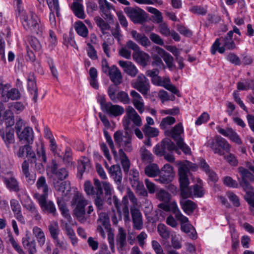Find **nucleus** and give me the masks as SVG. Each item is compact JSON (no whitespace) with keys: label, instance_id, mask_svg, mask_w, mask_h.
Here are the masks:
<instances>
[{"label":"nucleus","instance_id":"1","mask_svg":"<svg viewBox=\"0 0 254 254\" xmlns=\"http://www.w3.org/2000/svg\"><path fill=\"white\" fill-rule=\"evenodd\" d=\"M71 202V205L74 206L73 210L74 217L80 223H85L94 210L93 206L89 205L86 212L85 207L88 205L89 201L82 193L78 192L74 194Z\"/></svg>","mask_w":254,"mask_h":254},{"label":"nucleus","instance_id":"2","mask_svg":"<svg viewBox=\"0 0 254 254\" xmlns=\"http://www.w3.org/2000/svg\"><path fill=\"white\" fill-rule=\"evenodd\" d=\"M20 20L25 30L33 34L41 35L44 30V26L40 18L33 11H22Z\"/></svg>","mask_w":254,"mask_h":254},{"label":"nucleus","instance_id":"3","mask_svg":"<svg viewBox=\"0 0 254 254\" xmlns=\"http://www.w3.org/2000/svg\"><path fill=\"white\" fill-rule=\"evenodd\" d=\"M16 133L19 141L32 144L34 140V132L32 128L24 127L23 121L19 119L15 126Z\"/></svg>","mask_w":254,"mask_h":254},{"label":"nucleus","instance_id":"4","mask_svg":"<svg viewBox=\"0 0 254 254\" xmlns=\"http://www.w3.org/2000/svg\"><path fill=\"white\" fill-rule=\"evenodd\" d=\"M114 139L116 145L123 149V151L131 152L133 150L132 144L131 135L127 132L124 133L121 130H118L114 134Z\"/></svg>","mask_w":254,"mask_h":254},{"label":"nucleus","instance_id":"5","mask_svg":"<svg viewBox=\"0 0 254 254\" xmlns=\"http://www.w3.org/2000/svg\"><path fill=\"white\" fill-rule=\"evenodd\" d=\"M18 197L23 207L32 214L35 220H40L41 216L26 191L25 190H21L18 194Z\"/></svg>","mask_w":254,"mask_h":254},{"label":"nucleus","instance_id":"6","mask_svg":"<svg viewBox=\"0 0 254 254\" xmlns=\"http://www.w3.org/2000/svg\"><path fill=\"white\" fill-rule=\"evenodd\" d=\"M195 170V166L189 161L181 163L179 167V176L180 187L189 186L190 181L188 178L190 170Z\"/></svg>","mask_w":254,"mask_h":254},{"label":"nucleus","instance_id":"7","mask_svg":"<svg viewBox=\"0 0 254 254\" xmlns=\"http://www.w3.org/2000/svg\"><path fill=\"white\" fill-rule=\"evenodd\" d=\"M131 86L143 95H146L150 92V83L148 79L143 74H139L131 82Z\"/></svg>","mask_w":254,"mask_h":254},{"label":"nucleus","instance_id":"8","mask_svg":"<svg viewBox=\"0 0 254 254\" xmlns=\"http://www.w3.org/2000/svg\"><path fill=\"white\" fill-rule=\"evenodd\" d=\"M84 190L86 194L93 197L103 195V192L101 182L97 179H94V186L89 181H86L84 184Z\"/></svg>","mask_w":254,"mask_h":254},{"label":"nucleus","instance_id":"9","mask_svg":"<svg viewBox=\"0 0 254 254\" xmlns=\"http://www.w3.org/2000/svg\"><path fill=\"white\" fill-rule=\"evenodd\" d=\"M31 144L26 143L23 145L19 146L18 149H15L14 148V154L18 158H24L25 156L31 159V162L36 163V155L33 150L31 146Z\"/></svg>","mask_w":254,"mask_h":254},{"label":"nucleus","instance_id":"10","mask_svg":"<svg viewBox=\"0 0 254 254\" xmlns=\"http://www.w3.org/2000/svg\"><path fill=\"white\" fill-rule=\"evenodd\" d=\"M53 186L56 191V193L60 199H63L64 197L67 196L70 191V183L68 181H60L54 179Z\"/></svg>","mask_w":254,"mask_h":254},{"label":"nucleus","instance_id":"11","mask_svg":"<svg viewBox=\"0 0 254 254\" xmlns=\"http://www.w3.org/2000/svg\"><path fill=\"white\" fill-rule=\"evenodd\" d=\"M152 83L154 85L163 87L173 94H176L178 96H180L179 90L171 83L170 79L168 77H162L158 76L157 77H156V79H153V81Z\"/></svg>","mask_w":254,"mask_h":254},{"label":"nucleus","instance_id":"12","mask_svg":"<svg viewBox=\"0 0 254 254\" xmlns=\"http://www.w3.org/2000/svg\"><path fill=\"white\" fill-rule=\"evenodd\" d=\"M36 187L37 191L34 194V197L37 199L39 197H48L49 186L45 177L41 176L37 180Z\"/></svg>","mask_w":254,"mask_h":254},{"label":"nucleus","instance_id":"13","mask_svg":"<svg viewBox=\"0 0 254 254\" xmlns=\"http://www.w3.org/2000/svg\"><path fill=\"white\" fill-rule=\"evenodd\" d=\"M125 12L134 23L141 22L144 19V11L138 7H127Z\"/></svg>","mask_w":254,"mask_h":254},{"label":"nucleus","instance_id":"14","mask_svg":"<svg viewBox=\"0 0 254 254\" xmlns=\"http://www.w3.org/2000/svg\"><path fill=\"white\" fill-rule=\"evenodd\" d=\"M98 3L101 15L106 20H113V17L110 10L115 9L112 4L107 0H98Z\"/></svg>","mask_w":254,"mask_h":254},{"label":"nucleus","instance_id":"15","mask_svg":"<svg viewBox=\"0 0 254 254\" xmlns=\"http://www.w3.org/2000/svg\"><path fill=\"white\" fill-rule=\"evenodd\" d=\"M48 197H39L37 199L42 210L55 215L56 213V208L54 202L51 200L47 201Z\"/></svg>","mask_w":254,"mask_h":254},{"label":"nucleus","instance_id":"16","mask_svg":"<svg viewBox=\"0 0 254 254\" xmlns=\"http://www.w3.org/2000/svg\"><path fill=\"white\" fill-rule=\"evenodd\" d=\"M130 213L133 229L137 230L142 229L143 226V223L140 211L135 207H132L130 208Z\"/></svg>","mask_w":254,"mask_h":254},{"label":"nucleus","instance_id":"17","mask_svg":"<svg viewBox=\"0 0 254 254\" xmlns=\"http://www.w3.org/2000/svg\"><path fill=\"white\" fill-rule=\"evenodd\" d=\"M131 97V102L139 113L142 114L145 110L144 102L141 95L135 90L130 92Z\"/></svg>","mask_w":254,"mask_h":254},{"label":"nucleus","instance_id":"18","mask_svg":"<svg viewBox=\"0 0 254 254\" xmlns=\"http://www.w3.org/2000/svg\"><path fill=\"white\" fill-rule=\"evenodd\" d=\"M152 50L163 58L168 68L171 69L175 68V66L173 64V58L170 54L158 46H154L152 48Z\"/></svg>","mask_w":254,"mask_h":254},{"label":"nucleus","instance_id":"19","mask_svg":"<svg viewBox=\"0 0 254 254\" xmlns=\"http://www.w3.org/2000/svg\"><path fill=\"white\" fill-rule=\"evenodd\" d=\"M22 243L24 249L28 250L29 254H35L36 253L35 241L31 237L29 232H26L25 236L22 238Z\"/></svg>","mask_w":254,"mask_h":254},{"label":"nucleus","instance_id":"20","mask_svg":"<svg viewBox=\"0 0 254 254\" xmlns=\"http://www.w3.org/2000/svg\"><path fill=\"white\" fill-rule=\"evenodd\" d=\"M103 112L107 113L110 116L116 117L123 114L125 110L121 106L113 105L112 103L108 102V104L106 106Z\"/></svg>","mask_w":254,"mask_h":254},{"label":"nucleus","instance_id":"21","mask_svg":"<svg viewBox=\"0 0 254 254\" xmlns=\"http://www.w3.org/2000/svg\"><path fill=\"white\" fill-rule=\"evenodd\" d=\"M10 203L11 210L15 218L21 224H25V220L21 212V207L18 201L12 199L10 200Z\"/></svg>","mask_w":254,"mask_h":254},{"label":"nucleus","instance_id":"22","mask_svg":"<svg viewBox=\"0 0 254 254\" xmlns=\"http://www.w3.org/2000/svg\"><path fill=\"white\" fill-rule=\"evenodd\" d=\"M118 63L124 71L128 75L133 77L137 75L138 70L135 65L131 62L119 61Z\"/></svg>","mask_w":254,"mask_h":254},{"label":"nucleus","instance_id":"23","mask_svg":"<svg viewBox=\"0 0 254 254\" xmlns=\"http://www.w3.org/2000/svg\"><path fill=\"white\" fill-rule=\"evenodd\" d=\"M22 173L25 176L26 182L30 185L34 183L36 175L29 172V164L27 160H24L21 164Z\"/></svg>","mask_w":254,"mask_h":254},{"label":"nucleus","instance_id":"24","mask_svg":"<svg viewBox=\"0 0 254 254\" xmlns=\"http://www.w3.org/2000/svg\"><path fill=\"white\" fill-rule=\"evenodd\" d=\"M184 132V129L181 123L177 124L171 130H167L165 133L166 135L171 136L176 142L180 139H183L180 136Z\"/></svg>","mask_w":254,"mask_h":254},{"label":"nucleus","instance_id":"25","mask_svg":"<svg viewBox=\"0 0 254 254\" xmlns=\"http://www.w3.org/2000/svg\"><path fill=\"white\" fill-rule=\"evenodd\" d=\"M108 74L111 80L116 86L121 84L122 82V75L119 69L115 65L111 66V68Z\"/></svg>","mask_w":254,"mask_h":254},{"label":"nucleus","instance_id":"26","mask_svg":"<svg viewBox=\"0 0 254 254\" xmlns=\"http://www.w3.org/2000/svg\"><path fill=\"white\" fill-rule=\"evenodd\" d=\"M27 87L31 94H33V99L36 101L38 98V89L36 86L35 76L34 73L31 72L27 77Z\"/></svg>","mask_w":254,"mask_h":254},{"label":"nucleus","instance_id":"27","mask_svg":"<svg viewBox=\"0 0 254 254\" xmlns=\"http://www.w3.org/2000/svg\"><path fill=\"white\" fill-rule=\"evenodd\" d=\"M0 135L7 147H10V145L14 143L15 138L13 129H6L5 132H4L0 128Z\"/></svg>","mask_w":254,"mask_h":254},{"label":"nucleus","instance_id":"28","mask_svg":"<svg viewBox=\"0 0 254 254\" xmlns=\"http://www.w3.org/2000/svg\"><path fill=\"white\" fill-rule=\"evenodd\" d=\"M32 234L36 238L40 247H43L46 243V235L44 231L38 226H34L32 228Z\"/></svg>","mask_w":254,"mask_h":254},{"label":"nucleus","instance_id":"29","mask_svg":"<svg viewBox=\"0 0 254 254\" xmlns=\"http://www.w3.org/2000/svg\"><path fill=\"white\" fill-rule=\"evenodd\" d=\"M117 157H114V159L117 161H120L124 171L127 172L130 167V161L123 149L119 150L118 152H117Z\"/></svg>","mask_w":254,"mask_h":254},{"label":"nucleus","instance_id":"30","mask_svg":"<svg viewBox=\"0 0 254 254\" xmlns=\"http://www.w3.org/2000/svg\"><path fill=\"white\" fill-rule=\"evenodd\" d=\"M214 153L219 154L220 156H223L225 160L231 166H236L238 165V160L234 154L230 152L228 154H225V152L218 147L214 148Z\"/></svg>","mask_w":254,"mask_h":254},{"label":"nucleus","instance_id":"31","mask_svg":"<svg viewBox=\"0 0 254 254\" xmlns=\"http://www.w3.org/2000/svg\"><path fill=\"white\" fill-rule=\"evenodd\" d=\"M110 177L117 183L120 184L122 180V172L119 165H114L109 168L108 172Z\"/></svg>","mask_w":254,"mask_h":254},{"label":"nucleus","instance_id":"32","mask_svg":"<svg viewBox=\"0 0 254 254\" xmlns=\"http://www.w3.org/2000/svg\"><path fill=\"white\" fill-rule=\"evenodd\" d=\"M132 57L137 63L143 66L147 64L150 58L148 54L140 50L135 53H133Z\"/></svg>","mask_w":254,"mask_h":254},{"label":"nucleus","instance_id":"33","mask_svg":"<svg viewBox=\"0 0 254 254\" xmlns=\"http://www.w3.org/2000/svg\"><path fill=\"white\" fill-rule=\"evenodd\" d=\"M71 9L77 17L81 19L85 18V14L82 5V0H75L71 5Z\"/></svg>","mask_w":254,"mask_h":254},{"label":"nucleus","instance_id":"34","mask_svg":"<svg viewBox=\"0 0 254 254\" xmlns=\"http://www.w3.org/2000/svg\"><path fill=\"white\" fill-rule=\"evenodd\" d=\"M215 139L216 142V144L213 146L214 150L215 147H218L220 148L223 152L225 151L226 153L230 152L231 145L225 139L222 137L221 136L216 135L215 137Z\"/></svg>","mask_w":254,"mask_h":254},{"label":"nucleus","instance_id":"35","mask_svg":"<svg viewBox=\"0 0 254 254\" xmlns=\"http://www.w3.org/2000/svg\"><path fill=\"white\" fill-rule=\"evenodd\" d=\"M180 204L182 209L188 215L191 214L196 208V204L190 200L181 199Z\"/></svg>","mask_w":254,"mask_h":254},{"label":"nucleus","instance_id":"36","mask_svg":"<svg viewBox=\"0 0 254 254\" xmlns=\"http://www.w3.org/2000/svg\"><path fill=\"white\" fill-rule=\"evenodd\" d=\"M127 114L131 118V121L135 126L138 127L141 126V119L133 108L128 106L127 108Z\"/></svg>","mask_w":254,"mask_h":254},{"label":"nucleus","instance_id":"37","mask_svg":"<svg viewBox=\"0 0 254 254\" xmlns=\"http://www.w3.org/2000/svg\"><path fill=\"white\" fill-rule=\"evenodd\" d=\"M233 32L230 31L224 37H222L220 39L224 46L229 50H233L235 48L236 46L234 41L232 39Z\"/></svg>","mask_w":254,"mask_h":254},{"label":"nucleus","instance_id":"38","mask_svg":"<svg viewBox=\"0 0 254 254\" xmlns=\"http://www.w3.org/2000/svg\"><path fill=\"white\" fill-rule=\"evenodd\" d=\"M57 204L59 207V209L61 212L62 215L70 222L71 219V217L69 212V210L66 206L65 202L62 199H60L59 197H57Z\"/></svg>","mask_w":254,"mask_h":254},{"label":"nucleus","instance_id":"39","mask_svg":"<svg viewBox=\"0 0 254 254\" xmlns=\"http://www.w3.org/2000/svg\"><path fill=\"white\" fill-rule=\"evenodd\" d=\"M126 231L122 227H119L116 239L118 249H122L126 245Z\"/></svg>","mask_w":254,"mask_h":254},{"label":"nucleus","instance_id":"40","mask_svg":"<svg viewBox=\"0 0 254 254\" xmlns=\"http://www.w3.org/2000/svg\"><path fill=\"white\" fill-rule=\"evenodd\" d=\"M74 29L77 33L83 38H87L88 35V30L86 25L81 21L74 23Z\"/></svg>","mask_w":254,"mask_h":254},{"label":"nucleus","instance_id":"41","mask_svg":"<svg viewBox=\"0 0 254 254\" xmlns=\"http://www.w3.org/2000/svg\"><path fill=\"white\" fill-rule=\"evenodd\" d=\"M1 119L2 122L0 124V125H2L3 123H4L5 127H8L14 125V117L11 112L9 110L4 111V114L1 117Z\"/></svg>","mask_w":254,"mask_h":254},{"label":"nucleus","instance_id":"42","mask_svg":"<svg viewBox=\"0 0 254 254\" xmlns=\"http://www.w3.org/2000/svg\"><path fill=\"white\" fill-rule=\"evenodd\" d=\"M169 208L170 211H172L174 214L177 220H187L186 216L182 214L175 201L169 203Z\"/></svg>","mask_w":254,"mask_h":254},{"label":"nucleus","instance_id":"43","mask_svg":"<svg viewBox=\"0 0 254 254\" xmlns=\"http://www.w3.org/2000/svg\"><path fill=\"white\" fill-rule=\"evenodd\" d=\"M145 174L148 177H154L159 174L160 169L156 164H150L144 169Z\"/></svg>","mask_w":254,"mask_h":254},{"label":"nucleus","instance_id":"44","mask_svg":"<svg viewBox=\"0 0 254 254\" xmlns=\"http://www.w3.org/2000/svg\"><path fill=\"white\" fill-rule=\"evenodd\" d=\"M36 144V160H39L40 161L46 163L47 162V156L44 145L42 143L40 145H38L37 143Z\"/></svg>","mask_w":254,"mask_h":254},{"label":"nucleus","instance_id":"45","mask_svg":"<svg viewBox=\"0 0 254 254\" xmlns=\"http://www.w3.org/2000/svg\"><path fill=\"white\" fill-rule=\"evenodd\" d=\"M238 169L242 177L241 181L254 182V176L253 174L243 167H239Z\"/></svg>","mask_w":254,"mask_h":254},{"label":"nucleus","instance_id":"46","mask_svg":"<svg viewBox=\"0 0 254 254\" xmlns=\"http://www.w3.org/2000/svg\"><path fill=\"white\" fill-rule=\"evenodd\" d=\"M140 154L143 162L151 163L153 161L154 156L152 154L144 147H142L140 149Z\"/></svg>","mask_w":254,"mask_h":254},{"label":"nucleus","instance_id":"47","mask_svg":"<svg viewBox=\"0 0 254 254\" xmlns=\"http://www.w3.org/2000/svg\"><path fill=\"white\" fill-rule=\"evenodd\" d=\"M2 97L7 99V100H18L20 97V93L19 90L15 88H12L6 93L2 92ZM6 101V100H5Z\"/></svg>","mask_w":254,"mask_h":254},{"label":"nucleus","instance_id":"48","mask_svg":"<svg viewBox=\"0 0 254 254\" xmlns=\"http://www.w3.org/2000/svg\"><path fill=\"white\" fill-rule=\"evenodd\" d=\"M48 230L52 239L59 236L60 230L57 222H51L48 226Z\"/></svg>","mask_w":254,"mask_h":254},{"label":"nucleus","instance_id":"49","mask_svg":"<svg viewBox=\"0 0 254 254\" xmlns=\"http://www.w3.org/2000/svg\"><path fill=\"white\" fill-rule=\"evenodd\" d=\"M132 187L136 190V192L138 195L142 196H147V192L142 182L136 181L132 183Z\"/></svg>","mask_w":254,"mask_h":254},{"label":"nucleus","instance_id":"50","mask_svg":"<svg viewBox=\"0 0 254 254\" xmlns=\"http://www.w3.org/2000/svg\"><path fill=\"white\" fill-rule=\"evenodd\" d=\"M237 88L239 90H248L254 89V79H248L244 82H239L237 83Z\"/></svg>","mask_w":254,"mask_h":254},{"label":"nucleus","instance_id":"51","mask_svg":"<svg viewBox=\"0 0 254 254\" xmlns=\"http://www.w3.org/2000/svg\"><path fill=\"white\" fill-rule=\"evenodd\" d=\"M142 130L145 135L148 137H154L158 136L159 130L157 128L151 127L148 125H144Z\"/></svg>","mask_w":254,"mask_h":254},{"label":"nucleus","instance_id":"52","mask_svg":"<svg viewBox=\"0 0 254 254\" xmlns=\"http://www.w3.org/2000/svg\"><path fill=\"white\" fill-rule=\"evenodd\" d=\"M95 20L97 26L100 28L103 34H105L106 31L110 29V25L100 17H96Z\"/></svg>","mask_w":254,"mask_h":254},{"label":"nucleus","instance_id":"53","mask_svg":"<svg viewBox=\"0 0 254 254\" xmlns=\"http://www.w3.org/2000/svg\"><path fill=\"white\" fill-rule=\"evenodd\" d=\"M240 186L243 188L244 190L247 193V201L248 202L249 199L251 196H254V192H253V188L249 184V182L241 181L240 182Z\"/></svg>","mask_w":254,"mask_h":254},{"label":"nucleus","instance_id":"54","mask_svg":"<svg viewBox=\"0 0 254 254\" xmlns=\"http://www.w3.org/2000/svg\"><path fill=\"white\" fill-rule=\"evenodd\" d=\"M180 187L182 199H186L187 198L193 196L192 187H190L189 186H184Z\"/></svg>","mask_w":254,"mask_h":254},{"label":"nucleus","instance_id":"55","mask_svg":"<svg viewBox=\"0 0 254 254\" xmlns=\"http://www.w3.org/2000/svg\"><path fill=\"white\" fill-rule=\"evenodd\" d=\"M116 98V101L114 103L121 102L125 104H128L130 103V100L128 94L125 91H120L117 93Z\"/></svg>","mask_w":254,"mask_h":254},{"label":"nucleus","instance_id":"56","mask_svg":"<svg viewBox=\"0 0 254 254\" xmlns=\"http://www.w3.org/2000/svg\"><path fill=\"white\" fill-rule=\"evenodd\" d=\"M49 36L48 39V47L50 49L52 50L55 48L58 44V39L57 38L56 34L55 33L50 30L49 31Z\"/></svg>","mask_w":254,"mask_h":254},{"label":"nucleus","instance_id":"57","mask_svg":"<svg viewBox=\"0 0 254 254\" xmlns=\"http://www.w3.org/2000/svg\"><path fill=\"white\" fill-rule=\"evenodd\" d=\"M97 224L103 226L105 229H108L109 228L110 224L109 217L105 213H100L99 214Z\"/></svg>","mask_w":254,"mask_h":254},{"label":"nucleus","instance_id":"58","mask_svg":"<svg viewBox=\"0 0 254 254\" xmlns=\"http://www.w3.org/2000/svg\"><path fill=\"white\" fill-rule=\"evenodd\" d=\"M104 134L106 140V142L108 144V145L112 151V152L114 155V157L117 158L118 156L117 151L115 149V145L111 136L109 134V132L106 130H104Z\"/></svg>","mask_w":254,"mask_h":254},{"label":"nucleus","instance_id":"59","mask_svg":"<svg viewBox=\"0 0 254 254\" xmlns=\"http://www.w3.org/2000/svg\"><path fill=\"white\" fill-rule=\"evenodd\" d=\"M50 10L55 11L57 17L60 16V6L59 0H46Z\"/></svg>","mask_w":254,"mask_h":254},{"label":"nucleus","instance_id":"60","mask_svg":"<svg viewBox=\"0 0 254 254\" xmlns=\"http://www.w3.org/2000/svg\"><path fill=\"white\" fill-rule=\"evenodd\" d=\"M158 180L162 184H167L171 182L174 178V175L167 174L160 170Z\"/></svg>","mask_w":254,"mask_h":254},{"label":"nucleus","instance_id":"61","mask_svg":"<svg viewBox=\"0 0 254 254\" xmlns=\"http://www.w3.org/2000/svg\"><path fill=\"white\" fill-rule=\"evenodd\" d=\"M176 120L174 117L168 116L162 120L160 127L161 129H165L168 128L169 126L174 124Z\"/></svg>","mask_w":254,"mask_h":254},{"label":"nucleus","instance_id":"62","mask_svg":"<svg viewBox=\"0 0 254 254\" xmlns=\"http://www.w3.org/2000/svg\"><path fill=\"white\" fill-rule=\"evenodd\" d=\"M160 236L164 239H168L170 237V231L168 228L164 224H159L157 228Z\"/></svg>","mask_w":254,"mask_h":254},{"label":"nucleus","instance_id":"63","mask_svg":"<svg viewBox=\"0 0 254 254\" xmlns=\"http://www.w3.org/2000/svg\"><path fill=\"white\" fill-rule=\"evenodd\" d=\"M220 39L217 38L213 44L211 49V53L212 55H215L216 51H218L220 54H223L225 51V46L220 47Z\"/></svg>","mask_w":254,"mask_h":254},{"label":"nucleus","instance_id":"64","mask_svg":"<svg viewBox=\"0 0 254 254\" xmlns=\"http://www.w3.org/2000/svg\"><path fill=\"white\" fill-rule=\"evenodd\" d=\"M177 146L182 151L187 155H190L191 153L190 148L184 141L183 139L177 140Z\"/></svg>","mask_w":254,"mask_h":254}]
</instances>
